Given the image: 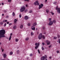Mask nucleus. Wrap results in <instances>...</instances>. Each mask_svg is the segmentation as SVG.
Listing matches in <instances>:
<instances>
[{
	"label": "nucleus",
	"instance_id": "f257e3e1",
	"mask_svg": "<svg viewBox=\"0 0 60 60\" xmlns=\"http://www.w3.org/2000/svg\"><path fill=\"white\" fill-rule=\"evenodd\" d=\"M5 33V31L4 30H0V39L2 37H5L4 34Z\"/></svg>",
	"mask_w": 60,
	"mask_h": 60
},
{
	"label": "nucleus",
	"instance_id": "f03ea898",
	"mask_svg": "<svg viewBox=\"0 0 60 60\" xmlns=\"http://www.w3.org/2000/svg\"><path fill=\"white\" fill-rule=\"evenodd\" d=\"M26 9V7L25 6H22L21 7V8L20 9V12H23L24 11H25V12H26L28 11V10L27 9Z\"/></svg>",
	"mask_w": 60,
	"mask_h": 60
},
{
	"label": "nucleus",
	"instance_id": "7ed1b4c3",
	"mask_svg": "<svg viewBox=\"0 0 60 60\" xmlns=\"http://www.w3.org/2000/svg\"><path fill=\"white\" fill-rule=\"evenodd\" d=\"M34 4L35 5H39V1L38 0H37L36 2H34Z\"/></svg>",
	"mask_w": 60,
	"mask_h": 60
},
{
	"label": "nucleus",
	"instance_id": "20e7f679",
	"mask_svg": "<svg viewBox=\"0 0 60 60\" xmlns=\"http://www.w3.org/2000/svg\"><path fill=\"white\" fill-rule=\"evenodd\" d=\"M47 56L45 55L44 56H43L41 58V60H45V59L47 58Z\"/></svg>",
	"mask_w": 60,
	"mask_h": 60
},
{
	"label": "nucleus",
	"instance_id": "39448f33",
	"mask_svg": "<svg viewBox=\"0 0 60 60\" xmlns=\"http://www.w3.org/2000/svg\"><path fill=\"white\" fill-rule=\"evenodd\" d=\"M56 10H57L58 13H60V8H58V6H57L56 8Z\"/></svg>",
	"mask_w": 60,
	"mask_h": 60
},
{
	"label": "nucleus",
	"instance_id": "423d86ee",
	"mask_svg": "<svg viewBox=\"0 0 60 60\" xmlns=\"http://www.w3.org/2000/svg\"><path fill=\"white\" fill-rule=\"evenodd\" d=\"M43 4H41L40 5H39V9H40L41 8H42V7H43Z\"/></svg>",
	"mask_w": 60,
	"mask_h": 60
},
{
	"label": "nucleus",
	"instance_id": "0eeeda50",
	"mask_svg": "<svg viewBox=\"0 0 60 60\" xmlns=\"http://www.w3.org/2000/svg\"><path fill=\"white\" fill-rule=\"evenodd\" d=\"M38 38L39 40H40L42 38V34H39V35L38 36Z\"/></svg>",
	"mask_w": 60,
	"mask_h": 60
},
{
	"label": "nucleus",
	"instance_id": "6e6552de",
	"mask_svg": "<svg viewBox=\"0 0 60 60\" xmlns=\"http://www.w3.org/2000/svg\"><path fill=\"white\" fill-rule=\"evenodd\" d=\"M45 42L47 43V45H49L50 44V42L48 40H46Z\"/></svg>",
	"mask_w": 60,
	"mask_h": 60
},
{
	"label": "nucleus",
	"instance_id": "1a4fd4ad",
	"mask_svg": "<svg viewBox=\"0 0 60 60\" xmlns=\"http://www.w3.org/2000/svg\"><path fill=\"white\" fill-rule=\"evenodd\" d=\"M53 24V22L51 21H50L49 22V23H48V24L49 25H52Z\"/></svg>",
	"mask_w": 60,
	"mask_h": 60
},
{
	"label": "nucleus",
	"instance_id": "9d476101",
	"mask_svg": "<svg viewBox=\"0 0 60 60\" xmlns=\"http://www.w3.org/2000/svg\"><path fill=\"white\" fill-rule=\"evenodd\" d=\"M31 29L32 30H33V31H34L35 30V27L34 26H32Z\"/></svg>",
	"mask_w": 60,
	"mask_h": 60
},
{
	"label": "nucleus",
	"instance_id": "9b49d317",
	"mask_svg": "<svg viewBox=\"0 0 60 60\" xmlns=\"http://www.w3.org/2000/svg\"><path fill=\"white\" fill-rule=\"evenodd\" d=\"M24 19L26 20H27L28 19V17L27 16H25L24 17Z\"/></svg>",
	"mask_w": 60,
	"mask_h": 60
},
{
	"label": "nucleus",
	"instance_id": "f8f14e48",
	"mask_svg": "<svg viewBox=\"0 0 60 60\" xmlns=\"http://www.w3.org/2000/svg\"><path fill=\"white\" fill-rule=\"evenodd\" d=\"M39 44L40 43H38V45L37 46H36L35 47V48L36 49H37V48H38V46H39Z\"/></svg>",
	"mask_w": 60,
	"mask_h": 60
},
{
	"label": "nucleus",
	"instance_id": "ddd939ff",
	"mask_svg": "<svg viewBox=\"0 0 60 60\" xmlns=\"http://www.w3.org/2000/svg\"><path fill=\"white\" fill-rule=\"evenodd\" d=\"M7 56V55H6V54H3V56L4 58H5Z\"/></svg>",
	"mask_w": 60,
	"mask_h": 60
},
{
	"label": "nucleus",
	"instance_id": "4468645a",
	"mask_svg": "<svg viewBox=\"0 0 60 60\" xmlns=\"http://www.w3.org/2000/svg\"><path fill=\"white\" fill-rule=\"evenodd\" d=\"M37 25V23H36L35 22L34 23V24H33V26H36V25Z\"/></svg>",
	"mask_w": 60,
	"mask_h": 60
},
{
	"label": "nucleus",
	"instance_id": "2eb2a0df",
	"mask_svg": "<svg viewBox=\"0 0 60 60\" xmlns=\"http://www.w3.org/2000/svg\"><path fill=\"white\" fill-rule=\"evenodd\" d=\"M13 54V52H11L10 53V55H12Z\"/></svg>",
	"mask_w": 60,
	"mask_h": 60
},
{
	"label": "nucleus",
	"instance_id": "dca6fc26",
	"mask_svg": "<svg viewBox=\"0 0 60 60\" xmlns=\"http://www.w3.org/2000/svg\"><path fill=\"white\" fill-rule=\"evenodd\" d=\"M17 53L18 54H19V50H17Z\"/></svg>",
	"mask_w": 60,
	"mask_h": 60
},
{
	"label": "nucleus",
	"instance_id": "f3484780",
	"mask_svg": "<svg viewBox=\"0 0 60 60\" xmlns=\"http://www.w3.org/2000/svg\"><path fill=\"white\" fill-rule=\"evenodd\" d=\"M23 25H20V28H23Z\"/></svg>",
	"mask_w": 60,
	"mask_h": 60
},
{
	"label": "nucleus",
	"instance_id": "a211bd4d",
	"mask_svg": "<svg viewBox=\"0 0 60 60\" xmlns=\"http://www.w3.org/2000/svg\"><path fill=\"white\" fill-rule=\"evenodd\" d=\"M42 37L43 39H45V37L44 35H42Z\"/></svg>",
	"mask_w": 60,
	"mask_h": 60
},
{
	"label": "nucleus",
	"instance_id": "6ab92c4d",
	"mask_svg": "<svg viewBox=\"0 0 60 60\" xmlns=\"http://www.w3.org/2000/svg\"><path fill=\"white\" fill-rule=\"evenodd\" d=\"M17 21H18V20H17L16 19H15L14 20V22L15 23H16V22H17Z\"/></svg>",
	"mask_w": 60,
	"mask_h": 60
},
{
	"label": "nucleus",
	"instance_id": "aec40b11",
	"mask_svg": "<svg viewBox=\"0 0 60 60\" xmlns=\"http://www.w3.org/2000/svg\"><path fill=\"white\" fill-rule=\"evenodd\" d=\"M11 36H10L9 37V41H10L11 40Z\"/></svg>",
	"mask_w": 60,
	"mask_h": 60
},
{
	"label": "nucleus",
	"instance_id": "412c9836",
	"mask_svg": "<svg viewBox=\"0 0 60 60\" xmlns=\"http://www.w3.org/2000/svg\"><path fill=\"white\" fill-rule=\"evenodd\" d=\"M33 12V11L32 10H30L29 11V13H32Z\"/></svg>",
	"mask_w": 60,
	"mask_h": 60
},
{
	"label": "nucleus",
	"instance_id": "4be33fe9",
	"mask_svg": "<svg viewBox=\"0 0 60 60\" xmlns=\"http://www.w3.org/2000/svg\"><path fill=\"white\" fill-rule=\"evenodd\" d=\"M29 39V38H26L25 40L26 41H28V40Z\"/></svg>",
	"mask_w": 60,
	"mask_h": 60
},
{
	"label": "nucleus",
	"instance_id": "5701e85b",
	"mask_svg": "<svg viewBox=\"0 0 60 60\" xmlns=\"http://www.w3.org/2000/svg\"><path fill=\"white\" fill-rule=\"evenodd\" d=\"M15 41L16 42H18V41H19V39H18L16 38L15 39Z\"/></svg>",
	"mask_w": 60,
	"mask_h": 60
},
{
	"label": "nucleus",
	"instance_id": "b1692460",
	"mask_svg": "<svg viewBox=\"0 0 60 60\" xmlns=\"http://www.w3.org/2000/svg\"><path fill=\"white\" fill-rule=\"evenodd\" d=\"M15 13L14 12H13L12 14V16H15Z\"/></svg>",
	"mask_w": 60,
	"mask_h": 60
},
{
	"label": "nucleus",
	"instance_id": "393cba45",
	"mask_svg": "<svg viewBox=\"0 0 60 60\" xmlns=\"http://www.w3.org/2000/svg\"><path fill=\"white\" fill-rule=\"evenodd\" d=\"M52 46V45H50L49 46V48H51Z\"/></svg>",
	"mask_w": 60,
	"mask_h": 60
},
{
	"label": "nucleus",
	"instance_id": "a878e982",
	"mask_svg": "<svg viewBox=\"0 0 60 60\" xmlns=\"http://www.w3.org/2000/svg\"><path fill=\"white\" fill-rule=\"evenodd\" d=\"M50 13L51 14H52V15H54V13L52 12H51Z\"/></svg>",
	"mask_w": 60,
	"mask_h": 60
},
{
	"label": "nucleus",
	"instance_id": "bb28decb",
	"mask_svg": "<svg viewBox=\"0 0 60 60\" xmlns=\"http://www.w3.org/2000/svg\"><path fill=\"white\" fill-rule=\"evenodd\" d=\"M34 35V33L33 32H31V36H32V35Z\"/></svg>",
	"mask_w": 60,
	"mask_h": 60
},
{
	"label": "nucleus",
	"instance_id": "cd10ccee",
	"mask_svg": "<svg viewBox=\"0 0 60 60\" xmlns=\"http://www.w3.org/2000/svg\"><path fill=\"white\" fill-rule=\"evenodd\" d=\"M8 2L10 3L11 2V0H8Z\"/></svg>",
	"mask_w": 60,
	"mask_h": 60
},
{
	"label": "nucleus",
	"instance_id": "c85d7f7f",
	"mask_svg": "<svg viewBox=\"0 0 60 60\" xmlns=\"http://www.w3.org/2000/svg\"><path fill=\"white\" fill-rule=\"evenodd\" d=\"M57 42H59V43L60 44V39H59V40L57 41Z\"/></svg>",
	"mask_w": 60,
	"mask_h": 60
},
{
	"label": "nucleus",
	"instance_id": "c756f323",
	"mask_svg": "<svg viewBox=\"0 0 60 60\" xmlns=\"http://www.w3.org/2000/svg\"><path fill=\"white\" fill-rule=\"evenodd\" d=\"M16 26H14L13 27L14 29L15 30V29H16Z\"/></svg>",
	"mask_w": 60,
	"mask_h": 60
},
{
	"label": "nucleus",
	"instance_id": "7c9ffc66",
	"mask_svg": "<svg viewBox=\"0 0 60 60\" xmlns=\"http://www.w3.org/2000/svg\"><path fill=\"white\" fill-rule=\"evenodd\" d=\"M46 12L48 13V12H49V10L47 9L46 10Z\"/></svg>",
	"mask_w": 60,
	"mask_h": 60
},
{
	"label": "nucleus",
	"instance_id": "2f4dec72",
	"mask_svg": "<svg viewBox=\"0 0 60 60\" xmlns=\"http://www.w3.org/2000/svg\"><path fill=\"white\" fill-rule=\"evenodd\" d=\"M38 53H39V54H40L41 52H40V51L39 49L38 50Z\"/></svg>",
	"mask_w": 60,
	"mask_h": 60
},
{
	"label": "nucleus",
	"instance_id": "473e14b6",
	"mask_svg": "<svg viewBox=\"0 0 60 60\" xmlns=\"http://www.w3.org/2000/svg\"><path fill=\"white\" fill-rule=\"evenodd\" d=\"M28 26H30V23H28Z\"/></svg>",
	"mask_w": 60,
	"mask_h": 60
},
{
	"label": "nucleus",
	"instance_id": "72a5a7b5",
	"mask_svg": "<svg viewBox=\"0 0 60 60\" xmlns=\"http://www.w3.org/2000/svg\"><path fill=\"white\" fill-rule=\"evenodd\" d=\"M54 39H57V37H54Z\"/></svg>",
	"mask_w": 60,
	"mask_h": 60
},
{
	"label": "nucleus",
	"instance_id": "f704fd0d",
	"mask_svg": "<svg viewBox=\"0 0 60 60\" xmlns=\"http://www.w3.org/2000/svg\"><path fill=\"white\" fill-rule=\"evenodd\" d=\"M42 50H44V49L43 47H42Z\"/></svg>",
	"mask_w": 60,
	"mask_h": 60
},
{
	"label": "nucleus",
	"instance_id": "c9c22d12",
	"mask_svg": "<svg viewBox=\"0 0 60 60\" xmlns=\"http://www.w3.org/2000/svg\"><path fill=\"white\" fill-rule=\"evenodd\" d=\"M56 52L57 53H59V51L58 50H57L56 51Z\"/></svg>",
	"mask_w": 60,
	"mask_h": 60
},
{
	"label": "nucleus",
	"instance_id": "e433bc0d",
	"mask_svg": "<svg viewBox=\"0 0 60 60\" xmlns=\"http://www.w3.org/2000/svg\"><path fill=\"white\" fill-rule=\"evenodd\" d=\"M26 7H28V5H27V4H26Z\"/></svg>",
	"mask_w": 60,
	"mask_h": 60
},
{
	"label": "nucleus",
	"instance_id": "4c0bfd02",
	"mask_svg": "<svg viewBox=\"0 0 60 60\" xmlns=\"http://www.w3.org/2000/svg\"><path fill=\"white\" fill-rule=\"evenodd\" d=\"M33 56V54H31L30 55V56Z\"/></svg>",
	"mask_w": 60,
	"mask_h": 60
},
{
	"label": "nucleus",
	"instance_id": "58836bf2",
	"mask_svg": "<svg viewBox=\"0 0 60 60\" xmlns=\"http://www.w3.org/2000/svg\"><path fill=\"white\" fill-rule=\"evenodd\" d=\"M19 18H21V14H20L19 15Z\"/></svg>",
	"mask_w": 60,
	"mask_h": 60
},
{
	"label": "nucleus",
	"instance_id": "ea45409f",
	"mask_svg": "<svg viewBox=\"0 0 60 60\" xmlns=\"http://www.w3.org/2000/svg\"><path fill=\"white\" fill-rule=\"evenodd\" d=\"M24 1H27L28 2H29V0H25Z\"/></svg>",
	"mask_w": 60,
	"mask_h": 60
},
{
	"label": "nucleus",
	"instance_id": "a19ab883",
	"mask_svg": "<svg viewBox=\"0 0 60 60\" xmlns=\"http://www.w3.org/2000/svg\"><path fill=\"white\" fill-rule=\"evenodd\" d=\"M49 21H50L51 20V18H50L49 19Z\"/></svg>",
	"mask_w": 60,
	"mask_h": 60
},
{
	"label": "nucleus",
	"instance_id": "79ce46f5",
	"mask_svg": "<svg viewBox=\"0 0 60 60\" xmlns=\"http://www.w3.org/2000/svg\"><path fill=\"white\" fill-rule=\"evenodd\" d=\"M6 26V24L5 23L4 25V26Z\"/></svg>",
	"mask_w": 60,
	"mask_h": 60
},
{
	"label": "nucleus",
	"instance_id": "37998d69",
	"mask_svg": "<svg viewBox=\"0 0 60 60\" xmlns=\"http://www.w3.org/2000/svg\"><path fill=\"white\" fill-rule=\"evenodd\" d=\"M35 46H37V45H38V44H37V43H36L35 44Z\"/></svg>",
	"mask_w": 60,
	"mask_h": 60
},
{
	"label": "nucleus",
	"instance_id": "c03bdc74",
	"mask_svg": "<svg viewBox=\"0 0 60 60\" xmlns=\"http://www.w3.org/2000/svg\"><path fill=\"white\" fill-rule=\"evenodd\" d=\"M53 22L54 23H55V22H56V21H55V20H54L53 21Z\"/></svg>",
	"mask_w": 60,
	"mask_h": 60
},
{
	"label": "nucleus",
	"instance_id": "a18cd8bd",
	"mask_svg": "<svg viewBox=\"0 0 60 60\" xmlns=\"http://www.w3.org/2000/svg\"><path fill=\"white\" fill-rule=\"evenodd\" d=\"M56 4V2H55L53 3V4Z\"/></svg>",
	"mask_w": 60,
	"mask_h": 60
},
{
	"label": "nucleus",
	"instance_id": "49530a36",
	"mask_svg": "<svg viewBox=\"0 0 60 60\" xmlns=\"http://www.w3.org/2000/svg\"><path fill=\"white\" fill-rule=\"evenodd\" d=\"M12 33H11L10 34V36H12Z\"/></svg>",
	"mask_w": 60,
	"mask_h": 60
},
{
	"label": "nucleus",
	"instance_id": "de8ad7c7",
	"mask_svg": "<svg viewBox=\"0 0 60 60\" xmlns=\"http://www.w3.org/2000/svg\"><path fill=\"white\" fill-rule=\"evenodd\" d=\"M42 44L43 45H44V44H45L44 43H42Z\"/></svg>",
	"mask_w": 60,
	"mask_h": 60
},
{
	"label": "nucleus",
	"instance_id": "09e8293b",
	"mask_svg": "<svg viewBox=\"0 0 60 60\" xmlns=\"http://www.w3.org/2000/svg\"><path fill=\"white\" fill-rule=\"evenodd\" d=\"M12 23H10L9 24V26H11V25H12Z\"/></svg>",
	"mask_w": 60,
	"mask_h": 60
},
{
	"label": "nucleus",
	"instance_id": "8fccbe9b",
	"mask_svg": "<svg viewBox=\"0 0 60 60\" xmlns=\"http://www.w3.org/2000/svg\"><path fill=\"white\" fill-rule=\"evenodd\" d=\"M0 24H1V25H2V24H3V22H0Z\"/></svg>",
	"mask_w": 60,
	"mask_h": 60
},
{
	"label": "nucleus",
	"instance_id": "3c124183",
	"mask_svg": "<svg viewBox=\"0 0 60 60\" xmlns=\"http://www.w3.org/2000/svg\"><path fill=\"white\" fill-rule=\"evenodd\" d=\"M58 38H59V37H60V35H58Z\"/></svg>",
	"mask_w": 60,
	"mask_h": 60
},
{
	"label": "nucleus",
	"instance_id": "603ef678",
	"mask_svg": "<svg viewBox=\"0 0 60 60\" xmlns=\"http://www.w3.org/2000/svg\"><path fill=\"white\" fill-rule=\"evenodd\" d=\"M9 22H7V24H9Z\"/></svg>",
	"mask_w": 60,
	"mask_h": 60
},
{
	"label": "nucleus",
	"instance_id": "864d4df0",
	"mask_svg": "<svg viewBox=\"0 0 60 60\" xmlns=\"http://www.w3.org/2000/svg\"><path fill=\"white\" fill-rule=\"evenodd\" d=\"M48 0H45V3H47Z\"/></svg>",
	"mask_w": 60,
	"mask_h": 60
},
{
	"label": "nucleus",
	"instance_id": "5fc2aeb1",
	"mask_svg": "<svg viewBox=\"0 0 60 60\" xmlns=\"http://www.w3.org/2000/svg\"><path fill=\"white\" fill-rule=\"evenodd\" d=\"M2 52H3V51H4V50L3 49H2Z\"/></svg>",
	"mask_w": 60,
	"mask_h": 60
},
{
	"label": "nucleus",
	"instance_id": "6e6d98bb",
	"mask_svg": "<svg viewBox=\"0 0 60 60\" xmlns=\"http://www.w3.org/2000/svg\"><path fill=\"white\" fill-rule=\"evenodd\" d=\"M9 18V16H6V18Z\"/></svg>",
	"mask_w": 60,
	"mask_h": 60
},
{
	"label": "nucleus",
	"instance_id": "4d7b16f0",
	"mask_svg": "<svg viewBox=\"0 0 60 60\" xmlns=\"http://www.w3.org/2000/svg\"><path fill=\"white\" fill-rule=\"evenodd\" d=\"M5 22H7V20H5Z\"/></svg>",
	"mask_w": 60,
	"mask_h": 60
},
{
	"label": "nucleus",
	"instance_id": "13d9d810",
	"mask_svg": "<svg viewBox=\"0 0 60 60\" xmlns=\"http://www.w3.org/2000/svg\"><path fill=\"white\" fill-rule=\"evenodd\" d=\"M1 4L2 5H3L4 4L3 3H2Z\"/></svg>",
	"mask_w": 60,
	"mask_h": 60
},
{
	"label": "nucleus",
	"instance_id": "bf43d9fd",
	"mask_svg": "<svg viewBox=\"0 0 60 60\" xmlns=\"http://www.w3.org/2000/svg\"><path fill=\"white\" fill-rule=\"evenodd\" d=\"M43 29H45V27H43Z\"/></svg>",
	"mask_w": 60,
	"mask_h": 60
},
{
	"label": "nucleus",
	"instance_id": "052dcab7",
	"mask_svg": "<svg viewBox=\"0 0 60 60\" xmlns=\"http://www.w3.org/2000/svg\"><path fill=\"white\" fill-rule=\"evenodd\" d=\"M49 58H50V59H51V57H49Z\"/></svg>",
	"mask_w": 60,
	"mask_h": 60
},
{
	"label": "nucleus",
	"instance_id": "680f3d73",
	"mask_svg": "<svg viewBox=\"0 0 60 60\" xmlns=\"http://www.w3.org/2000/svg\"><path fill=\"white\" fill-rule=\"evenodd\" d=\"M5 22V21L4 20H3V22Z\"/></svg>",
	"mask_w": 60,
	"mask_h": 60
},
{
	"label": "nucleus",
	"instance_id": "e2e57ef3",
	"mask_svg": "<svg viewBox=\"0 0 60 60\" xmlns=\"http://www.w3.org/2000/svg\"><path fill=\"white\" fill-rule=\"evenodd\" d=\"M38 30V29H37V28H36V30Z\"/></svg>",
	"mask_w": 60,
	"mask_h": 60
},
{
	"label": "nucleus",
	"instance_id": "0e129e2a",
	"mask_svg": "<svg viewBox=\"0 0 60 60\" xmlns=\"http://www.w3.org/2000/svg\"><path fill=\"white\" fill-rule=\"evenodd\" d=\"M4 14H2V16H4Z\"/></svg>",
	"mask_w": 60,
	"mask_h": 60
},
{
	"label": "nucleus",
	"instance_id": "69168bd1",
	"mask_svg": "<svg viewBox=\"0 0 60 60\" xmlns=\"http://www.w3.org/2000/svg\"><path fill=\"white\" fill-rule=\"evenodd\" d=\"M1 44H2V43H0V45H1Z\"/></svg>",
	"mask_w": 60,
	"mask_h": 60
},
{
	"label": "nucleus",
	"instance_id": "338daca9",
	"mask_svg": "<svg viewBox=\"0 0 60 60\" xmlns=\"http://www.w3.org/2000/svg\"><path fill=\"white\" fill-rule=\"evenodd\" d=\"M45 60H47V59H46Z\"/></svg>",
	"mask_w": 60,
	"mask_h": 60
},
{
	"label": "nucleus",
	"instance_id": "774afa93",
	"mask_svg": "<svg viewBox=\"0 0 60 60\" xmlns=\"http://www.w3.org/2000/svg\"><path fill=\"white\" fill-rule=\"evenodd\" d=\"M2 60H5L4 59H3Z\"/></svg>",
	"mask_w": 60,
	"mask_h": 60
}]
</instances>
